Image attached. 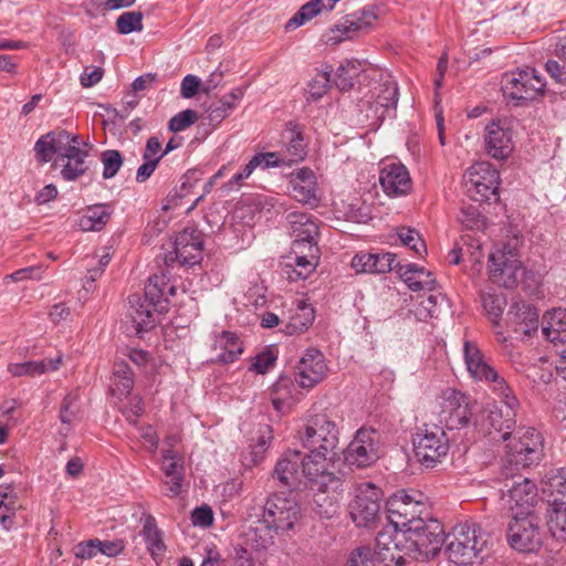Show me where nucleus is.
Instances as JSON below:
<instances>
[{
  "instance_id": "1",
  "label": "nucleus",
  "mask_w": 566,
  "mask_h": 566,
  "mask_svg": "<svg viewBox=\"0 0 566 566\" xmlns=\"http://www.w3.org/2000/svg\"><path fill=\"white\" fill-rule=\"evenodd\" d=\"M308 453L287 450L277 461L274 476L287 488H297L302 481L321 493L343 489V474L331 468L337 457L338 429L325 415L312 417L297 433Z\"/></svg>"
},
{
  "instance_id": "62",
  "label": "nucleus",
  "mask_w": 566,
  "mask_h": 566,
  "mask_svg": "<svg viewBox=\"0 0 566 566\" xmlns=\"http://www.w3.org/2000/svg\"><path fill=\"white\" fill-rule=\"evenodd\" d=\"M163 157H164V154H163V149H161V143L158 139V137L153 136V137L148 138L144 154H143V159L144 160H157V163H159Z\"/></svg>"
},
{
  "instance_id": "48",
  "label": "nucleus",
  "mask_w": 566,
  "mask_h": 566,
  "mask_svg": "<svg viewBox=\"0 0 566 566\" xmlns=\"http://www.w3.org/2000/svg\"><path fill=\"white\" fill-rule=\"evenodd\" d=\"M329 83L331 72L316 73L307 85V99L317 101L322 98L326 94Z\"/></svg>"
},
{
  "instance_id": "28",
  "label": "nucleus",
  "mask_w": 566,
  "mask_h": 566,
  "mask_svg": "<svg viewBox=\"0 0 566 566\" xmlns=\"http://www.w3.org/2000/svg\"><path fill=\"white\" fill-rule=\"evenodd\" d=\"M290 193L301 203L316 205L319 196L314 171L303 167L292 172L290 177Z\"/></svg>"
},
{
  "instance_id": "33",
  "label": "nucleus",
  "mask_w": 566,
  "mask_h": 566,
  "mask_svg": "<svg viewBox=\"0 0 566 566\" xmlns=\"http://www.w3.org/2000/svg\"><path fill=\"white\" fill-rule=\"evenodd\" d=\"M541 506L551 535L557 541H566V501L554 497L552 501L542 503Z\"/></svg>"
},
{
  "instance_id": "58",
  "label": "nucleus",
  "mask_w": 566,
  "mask_h": 566,
  "mask_svg": "<svg viewBox=\"0 0 566 566\" xmlns=\"http://www.w3.org/2000/svg\"><path fill=\"white\" fill-rule=\"evenodd\" d=\"M276 356L271 350L262 352L255 357L251 369L258 374H265L274 366Z\"/></svg>"
},
{
  "instance_id": "42",
  "label": "nucleus",
  "mask_w": 566,
  "mask_h": 566,
  "mask_svg": "<svg viewBox=\"0 0 566 566\" xmlns=\"http://www.w3.org/2000/svg\"><path fill=\"white\" fill-rule=\"evenodd\" d=\"M481 297L489 319L494 326H499L504 308L507 305L506 296L503 293L485 292Z\"/></svg>"
},
{
  "instance_id": "41",
  "label": "nucleus",
  "mask_w": 566,
  "mask_h": 566,
  "mask_svg": "<svg viewBox=\"0 0 566 566\" xmlns=\"http://www.w3.org/2000/svg\"><path fill=\"white\" fill-rule=\"evenodd\" d=\"M364 71L363 64L358 60H347L335 71L334 83L339 91H349L355 81Z\"/></svg>"
},
{
  "instance_id": "47",
  "label": "nucleus",
  "mask_w": 566,
  "mask_h": 566,
  "mask_svg": "<svg viewBox=\"0 0 566 566\" xmlns=\"http://www.w3.org/2000/svg\"><path fill=\"white\" fill-rule=\"evenodd\" d=\"M143 18L144 15L140 11H128L122 13L116 21L118 33L129 34L135 31H142Z\"/></svg>"
},
{
  "instance_id": "5",
  "label": "nucleus",
  "mask_w": 566,
  "mask_h": 566,
  "mask_svg": "<svg viewBox=\"0 0 566 566\" xmlns=\"http://www.w3.org/2000/svg\"><path fill=\"white\" fill-rule=\"evenodd\" d=\"M539 514L518 511L511 515L506 536L513 549L524 553L539 549L543 543Z\"/></svg>"
},
{
  "instance_id": "37",
  "label": "nucleus",
  "mask_w": 566,
  "mask_h": 566,
  "mask_svg": "<svg viewBox=\"0 0 566 566\" xmlns=\"http://www.w3.org/2000/svg\"><path fill=\"white\" fill-rule=\"evenodd\" d=\"M143 530L142 535L147 545V549L154 559H157L166 552L164 543V533L157 526L156 518L151 514H143Z\"/></svg>"
},
{
  "instance_id": "46",
  "label": "nucleus",
  "mask_w": 566,
  "mask_h": 566,
  "mask_svg": "<svg viewBox=\"0 0 566 566\" xmlns=\"http://www.w3.org/2000/svg\"><path fill=\"white\" fill-rule=\"evenodd\" d=\"M458 220L463 227L470 230L482 231L486 226L484 216L474 205H463L458 214Z\"/></svg>"
},
{
  "instance_id": "16",
  "label": "nucleus",
  "mask_w": 566,
  "mask_h": 566,
  "mask_svg": "<svg viewBox=\"0 0 566 566\" xmlns=\"http://www.w3.org/2000/svg\"><path fill=\"white\" fill-rule=\"evenodd\" d=\"M260 510L262 516L281 533L292 530L301 516L300 505L294 499L277 494L270 496Z\"/></svg>"
},
{
  "instance_id": "21",
  "label": "nucleus",
  "mask_w": 566,
  "mask_h": 566,
  "mask_svg": "<svg viewBox=\"0 0 566 566\" xmlns=\"http://www.w3.org/2000/svg\"><path fill=\"white\" fill-rule=\"evenodd\" d=\"M327 371V365L322 352L307 349L295 367V381L302 388H313L321 382Z\"/></svg>"
},
{
  "instance_id": "20",
  "label": "nucleus",
  "mask_w": 566,
  "mask_h": 566,
  "mask_svg": "<svg viewBox=\"0 0 566 566\" xmlns=\"http://www.w3.org/2000/svg\"><path fill=\"white\" fill-rule=\"evenodd\" d=\"M73 138L74 140L67 143L64 148H61L62 154L57 159L65 161L61 175L67 181L76 180L88 169L86 158L88 157L91 145L82 142L78 135H73Z\"/></svg>"
},
{
  "instance_id": "7",
  "label": "nucleus",
  "mask_w": 566,
  "mask_h": 566,
  "mask_svg": "<svg viewBox=\"0 0 566 566\" xmlns=\"http://www.w3.org/2000/svg\"><path fill=\"white\" fill-rule=\"evenodd\" d=\"M387 520L396 528H409L412 522L420 521L426 511L423 494L412 491L408 493L405 490L397 491L386 503Z\"/></svg>"
},
{
  "instance_id": "9",
  "label": "nucleus",
  "mask_w": 566,
  "mask_h": 566,
  "mask_svg": "<svg viewBox=\"0 0 566 566\" xmlns=\"http://www.w3.org/2000/svg\"><path fill=\"white\" fill-rule=\"evenodd\" d=\"M449 448V439L439 426H426L413 438L415 457L426 468H433L441 462V459L448 454Z\"/></svg>"
},
{
  "instance_id": "3",
  "label": "nucleus",
  "mask_w": 566,
  "mask_h": 566,
  "mask_svg": "<svg viewBox=\"0 0 566 566\" xmlns=\"http://www.w3.org/2000/svg\"><path fill=\"white\" fill-rule=\"evenodd\" d=\"M507 441L505 461L515 470L536 465L544 457V438L534 428H518Z\"/></svg>"
},
{
  "instance_id": "15",
  "label": "nucleus",
  "mask_w": 566,
  "mask_h": 566,
  "mask_svg": "<svg viewBox=\"0 0 566 566\" xmlns=\"http://www.w3.org/2000/svg\"><path fill=\"white\" fill-rule=\"evenodd\" d=\"M379 458V434L374 429L360 428L344 452L349 465L366 468Z\"/></svg>"
},
{
  "instance_id": "50",
  "label": "nucleus",
  "mask_w": 566,
  "mask_h": 566,
  "mask_svg": "<svg viewBox=\"0 0 566 566\" xmlns=\"http://www.w3.org/2000/svg\"><path fill=\"white\" fill-rule=\"evenodd\" d=\"M398 238L403 245L411 249L417 255L421 256L422 253L427 252L424 241L421 239L420 234L415 229H399Z\"/></svg>"
},
{
  "instance_id": "44",
  "label": "nucleus",
  "mask_w": 566,
  "mask_h": 566,
  "mask_svg": "<svg viewBox=\"0 0 566 566\" xmlns=\"http://www.w3.org/2000/svg\"><path fill=\"white\" fill-rule=\"evenodd\" d=\"M314 318L313 307L302 304L298 306L296 313L290 317L284 332L290 335L303 333L312 325Z\"/></svg>"
},
{
  "instance_id": "25",
  "label": "nucleus",
  "mask_w": 566,
  "mask_h": 566,
  "mask_svg": "<svg viewBox=\"0 0 566 566\" xmlns=\"http://www.w3.org/2000/svg\"><path fill=\"white\" fill-rule=\"evenodd\" d=\"M318 247L310 245L304 253H293L281 263V273L286 280L296 282L307 279L316 269Z\"/></svg>"
},
{
  "instance_id": "54",
  "label": "nucleus",
  "mask_w": 566,
  "mask_h": 566,
  "mask_svg": "<svg viewBox=\"0 0 566 566\" xmlns=\"http://www.w3.org/2000/svg\"><path fill=\"white\" fill-rule=\"evenodd\" d=\"M523 244L522 237L515 234L511 237L500 249H496L494 252L490 254L489 258L497 259L500 255H503L506 259H520V250Z\"/></svg>"
},
{
  "instance_id": "32",
  "label": "nucleus",
  "mask_w": 566,
  "mask_h": 566,
  "mask_svg": "<svg viewBox=\"0 0 566 566\" xmlns=\"http://www.w3.org/2000/svg\"><path fill=\"white\" fill-rule=\"evenodd\" d=\"M72 140H74L73 134L64 129L53 130L41 136L34 145L38 161L49 163L54 155L59 158L62 154V149L60 150V148H64L65 145Z\"/></svg>"
},
{
  "instance_id": "40",
  "label": "nucleus",
  "mask_w": 566,
  "mask_h": 566,
  "mask_svg": "<svg viewBox=\"0 0 566 566\" xmlns=\"http://www.w3.org/2000/svg\"><path fill=\"white\" fill-rule=\"evenodd\" d=\"M111 211L105 203H97L85 209L78 220V227L83 231H101L109 221Z\"/></svg>"
},
{
  "instance_id": "11",
  "label": "nucleus",
  "mask_w": 566,
  "mask_h": 566,
  "mask_svg": "<svg viewBox=\"0 0 566 566\" xmlns=\"http://www.w3.org/2000/svg\"><path fill=\"white\" fill-rule=\"evenodd\" d=\"M437 407L440 422H443L447 429H461L470 423L472 417L470 401L462 392L453 388L442 390L437 398Z\"/></svg>"
},
{
  "instance_id": "17",
  "label": "nucleus",
  "mask_w": 566,
  "mask_h": 566,
  "mask_svg": "<svg viewBox=\"0 0 566 566\" xmlns=\"http://www.w3.org/2000/svg\"><path fill=\"white\" fill-rule=\"evenodd\" d=\"M203 249L201 231L186 228L179 232L174 242V251L166 255V263L178 261L181 265H195L200 262Z\"/></svg>"
},
{
  "instance_id": "4",
  "label": "nucleus",
  "mask_w": 566,
  "mask_h": 566,
  "mask_svg": "<svg viewBox=\"0 0 566 566\" xmlns=\"http://www.w3.org/2000/svg\"><path fill=\"white\" fill-rule=\"evenodd\" d=\"M463 353L467 368L472 377L488 382L492 392L501 399L502 403L511 405V398H516L513 390L506 380L486 363L478 346L474 343L465 342Z\"/></svg>"
},
{
  "instance_id": "59",
  "label": "nucleus",
  "mask_w": 566,
  "mask_h": 566,
  "mask_svg": "<svg viewBox=\"0 0 566 566\" xmlns=\"http://www.w3.org/2000/svg\"><path fill=\"white\" fill-rule=\"evenodd\" d=\"M193 526L209 527L213 523V512L210 506L202 505L197 507L191 514Z\"/></svg>"
},
{
  "instance_id": "30",
  "label": "nucleus",
  "mask_w": 566,
  "mask_h": 566,
  "mask_svg": "<svg viewBox=\"0 0 566 566\" xmlns=\"http://www.w3.org/2000/svg\"><path fill=\"white\" fill-rule=\"evenodd\" d=\"M352 268L357 273H387L396 270L398 272L399 262L397 255L390 252L384 253H359L352 259Z\"/></svg>"
},
{
  "instance_id": "14",
  "label": "nucleus",
  "mask_w": 566,
  "mask_h": 566,
  "mask_svg": "<svg viewBox=\"0 0 566 566\" xmlns=\"http://www.w3.org/2000/svg\"><path fill=\"white\" fill-rule=\"evenodd\" d=\"M545 85L536 70L526 67L505 74L502 90L511 99L533 101L543 94Z\"/></svg>"
},
{
  "instance_id": "13",
  "label": "nucleus",
  "mask_w": 566,
  "mask_h": 566,
  "mask_svg": "<svg viewBox=\"0 0 566 566\" xmlns=\"http://www.w3.org/2000/svg\"><path fill=\"white\" fill-rule=\"evenodd\" d=\"M509 403H491L481 411L480 419L475 424L480 426L488 434L500 433L501 439L507 441L515 428V409L518 406L517 398H511Z\"/></svg>"
},
{
  "instance_id": "35",
  "label": "nucleus",
  "mask_w": 566,
  "mask_h": 566,
  "mask_svg": "<svg viewBox=\"0 0 566 566\" xmlns=\"http://www.w3.org/2000/svg\"><path fill=\"white\" fill-rule=\"evenodd\" d=\"M213 349L219 350L213 360L219 364H231L243 353L239 337L232 332H222L214 339Z\"/></svg>"
},
{
  "instance_id": "12",
  "label": "nucleus",
  "mask_w": 566,
  "mask_h": 566,
  "mask_svg": "<svg viewBox=\"0 0 566 566\" xmlns=\"http://www.w3.org/2000/svg\"><path fill=\"white\" fill-rule=\"evenodd\" d=\"M381 490L370 482L358 485L354 501L349 505V514L357 526H370L380 515Z\"/></svg>"
},
{
  "instance_id": "51",
  "label": "nucleus",
  "mask_w": 566,
  "mask_h": 566,
  "mask_svg": "<svg viewBox=\"0 0 566 566\" xmlns=\"http://www.w3.org/2000/svg\"><path fill=\"white\" fill-rule=\"evenodd\" d=\"M103 164V177L105 179L113 178L123 165V157L118 150H105L101 155Z\"/></svg>"
},
{
  "instance_id": "8",
  "label": "nucleus",
  "mask_w": 566,
  "mask_h": 566,
  "mask_svg": "<svg viewBox=\"0 0 566 566\" xmlns=\"http://www.w3.org/2000/svg\"><path fill=\"white\" fill-rule=\"evenodd\" d=\"M463 185L468 196L478 202L497 200L500 174L488 161H478L463 175Z\"/></svg>"
},
{
  "instance_id": "39",
  "label": "nucleus",
  "mask_w": 566,
  "mask_h": 566,
  "mask_svg": "<svg viewBox=\"0 0 566 566\" xmlns=\"http://www.w3.org/2000/svg\"><path fill=\"white\" fill-rule=\"evenodd\" d=\"M61 357L55 359L30 360L24 363L10 364L8 371L14 377L39 376L48 371L56 370L60 366Z\"/></svg>"
},
{
  "instance_id": "10",
  "label": "nucleus",
  "mask_w": 566,
  "mask_h": 566,
  "mask_svg": "<svg viewBox=\"0 0 566 566\" xmlns=\"http://www.w3.org/2000/svg\"><path fill=\"white\" fill-rule=\"evenodd\" d=\"M510 471H513V468H511ZM510 474L511 479L505 480L502 492H506L509 497L507 502L510 503L511 515L518 511L542 513L541 504L545 502L539 499L535 483L513 472Z\"/></svg>"
},
{
  "instance_id": "19",
  "label": "nucleus",
  "mask_w": 566,
  "mask_h": 566,
  "mask_svg": "<svg viewBox=\"0 0 566 566\" xmlns=\"http://www.w3.org/2000/svg\"><path fill=\"white\" fill-rule=\"evenodd\" d=\"M405 530L389 526L376 537L375 554L381 563L394 562L398 566L406 564Z\"/></svg>"
},
{
  "instance_id": "6",
  "label": "nucleus",
  "mask_w": 566,
  "mask_h": 566,
  "mask_svg": "<svg viewBox=\"0 0 566 566\" xmlns=\"http://www.w3.org/2000/svg\"><path fill=\"white\" fill-rule=\"evenodd\" d=\"M446 547L448 559L457 565H469L478 557L488 539L479 525H460Z\"/></svg>"
},
{
  "instance_id": "38",
  "label": "nucleus",
  "mask_w": 566,
  "mask_h": 566,
  "mask_svg": "<svg viewBox=\"0 0 566 566\" xmlns=\"http://www.w3.org/2000/svg\"><path fill=\"white\" fill-rule=\"evenodd\" d=\"M282 138L286 143V150L283 156L286 157L287 164L291 165L303 160L306 156V145L303 133L298 129L297 125L289 123Z\"/></svg>"
},
{
  "instance_id": "26",
  "label": "nucleus",
  "mask_w": 566,
  "mask_h": 566,
  "mask_svg": "<svg viewBox=\"0 0 566 566\" xmlns=\"http://www.w3.org/2000/svg\"><path fill=\"white\" fill-rule=\"evenodd\" d=\"M128 315L135 325L136 333L149 331L155 325L154 312L163 311L165 307L158 301H153L144 295L133 294L128 297Z\"/></svg>"
},
{
  "instance_id": "23",
  "label": "nucleus",
  "mask_w": 566,
  "mask_h": 566,
  "mask_svg": "<svg viewBox=\"0 0 566 566\" xmlns=\"http://www.w3.org/2000/svg\"><path fill=\"white\" fill-rule=\"evenodd\" d=\"M291 226L293 253H304L310 245L317 247L318 226L312 216L303 212H292L287 216Z\"/></svg>"
},
{
  "instance_id": "60",
  "label": "nucleus",
  "mask_w": 566,
  "mask_h": 566,
  "mask_svg": "<svg viewBox=\"0 0 566 566\" xmlns=\"http://www.w3.org/2000/svg\"><path fill=\"white\" fill-rule=\"evenodd\" d=\"M101 544V539L93 538L87 542H82L77 544L75 548V556L81 559H91L95 557L98 553V546Z\"/></svg>"
},
{
  "instance_id": "61",
  "label": "nucleus",
  "mask_w": 566,
  "mask_h": 566,
  "mask_svg": "<svg viewBox=\"0 0 566 566\" xmlns=\"http://www.w3.org/2000/svg\"><path fill=\"white\" fill-rule=\"evenodd\" d=\"M461 247H463L464 253L470 255L472 262H480L482 253L481 242L479 239L471 238L470 235H462Z\"/></svg>"
},
{
  "instance_id": "2",
  "label": "nucleus",
  "mask_w": 566,
  "mask_h": 566,
  "mask_svg": "<svg viewBox=\"0 0 566 566\" xmlns=\"http://www.w3.org/2000/svg\"><path fill=\"white\" fill-rule=\"evenodd\" d=\"M412 524L409 528H405L406 555L415 559L433 558L444 542L442 524L436 518L424 517Z\"/></svg>"
},
{
  "instance_id": "24",
  "label": "nucleus",
  "mask_w": 566,
  "mask_h": 566,
  "mask_svg": "<svg viewBox=\"0 0 566 566\" xmlns=\"http://www.w3.org/2000/svg\"><path fill=\"white\" fill-rule=\"evenodd\" d=\"M249 518L253 516L256 518L252 521L248 528L244 531V542L256 552L270 551L275 546V538L281 534L273 524L269 523L266 518L260 513H252L249 511Z\"/></svg>"
},
{
  "instance_id": "29",
  "label": "nucleus",
  "mask_w": 566,
  "mask_h": 566,
  "mask_svg": "<svg viewBox=\"0 0 566 566\" xmlns=\"http://www.w3.org/2000/svg\"><path fill=\"white\" fill-rule=\"evenodd\" d=\"M489 273L493 283L505 289H513L520 284L523 264L520 259L489 258Z\"/></svg>"
},
{
  "instance_id": "63",
  "label": "nucleus",
  "mask_w": 566,
  "mask_h": 566,
  "mask_svg": "<svg viewBox=\"0 0 566 566\" xmlns=\"http://www.w3.org/2000/svg\"><path fill=\"white\" fill-rule=\"evenodd\" d=\"M541 282H542V277H541L539 273L532 271V270H526L523 266V273H521L520 284L522 285V287L525 291H527V292L536 291L538 289V286L541 285Z\"/></svg>"
},
{
  "instance_id": "52",
  "label": "nucleus",
  "mask_w": 566,
  "mask_h": 566,
  "mask_svg": "<svg viewBox=\"0 0 566 566\" xmlns=\"http://www.w3.org/2000/svg\"><path fill=\"white\" fill-rule=\"evenodd\" d=\"M381 563L375 552L368 546L356 548L348 557L347 566H376Z\"/></svg>"
},
{
  "instance_id": "43",
  "label": "nucleus",
  "mask_w": 566,
  "mask_h": 566,
  "mask_svg": "<svg viewBox=\"0 0 566 566\" xmlns=\"http://www.w3.org/2000/svg\"><path fill=\"white\" fill-rule=\"evenodd\" d=\"M398 96V86L394 80L387 78L380 84V88L376 97V105L382 108V112L378 116L379 118H384L385 114L389 109H396Z\"/></svg>"
},
{
  "instance_id": "55",
  "label": "nucleus",
  "mask_w": 566,
  "mask_h": 566,
  "mask_svg": "<svg viewBox=\"0 0 566 566\" xmlns=\"http://www.w3.org/2000/svg\"><path fill=\"white\" fill-rule=\"evenodd\" d=\"M198 119L196 111L186 109L170 118L168 127L171 132L178 133L190 127Z\"/></svg>"
},
{
  "instance_id": "31",
  "label": "nucleus",
  "mask_w": 566,
  "mask_h": 566,
  "mask_svg": "<svg viewBox=\"0 0 566 566\" xmlns=\"http://www.w3.org/2000/svg\"><path fill=\"white\" fill-rule=\"evenodd\" d=\"M507 323L515 325L514 332L531 336L538 328V313L536 308L525 302H515L506 314Z\"/></svg>"
},
{
  "instance_id": "53",
  "label": "nucleus",
  "mask_w": 566,
  "mask_h": 566,
  "mask_svg": "<svg viewBox=\"0 0 566 566\" xmlns=\"http://www.w3.org/2000/svg\"><path fill=\"white\" fill-rule=\"evenodd\" d=\"M293 387V380L286 376L280 377L273 385V394L276 396L272 398V403L277 411L282 410L285 400L289 398L291 394L290 389Z\"/></svg>"
},
{
  "instance_id": "56",
  "label": "nucleus",
  "mask_w": 566,
  "mask_h": 566,
  "mask_svg": "<svg viewBox=\"0 0 566 566\" xmlns=\"http://www.w3.org/2000/svg\"><path fill=\"white\" fill-rule=\"evenodd\" d=\"M76 395H67L61 406L60 419L62 423L70 424L78 413V407L76 405Z\"/></svg>"
},
{
  "instance_id": "64",
  "label": "nucleus",
  "mask_w": 566,
  "mask_h": 566,
  "mask_svg": "<svg viewBox=\"0 0 566 566\" xmlns=\"http://www.w3.org/2000/svg\"><path fill=\"white\" fill-rule=\"evenodd\" d=\"M551 488L558 495L566 500V469L560 468L556 470V473L551 478Z\"/></svg>"
},
{
  "instance_id": "18",
  "label": "nucleus",
  "mask_w": 566,
  "mask_h": 566,
  "mask_svg": "<svg viewBox=\"0 0 566 566\" xmlns=\"http://www.w3.org/2000/svg\"><path fill=\"white\" fill-rule=\"evenodd\" d=\"M377 15L371 10H363L359 13L345 15L325 33V41L329 44H338L344 40L353 39L357 33L371 28Z\"/></svg>"
},
{
  "instance_id": "27",
  "label": "nucleus",
  "mask_w": 566,
  "mask_h": 566,
  "mask_svg": "<svg viewBox=\"0 0 566 566\" xmlns=\"http://www.w3.org/2000/svg\"><path fill=\"white\" fill-rule=\"evenodd\" d=\"M379 184L388 197H400L411 190V178L400 163L385 165L379 172Z\"/></svg>"
},
{
  "instance_id": "22",
  "label": "nucleus",
  "mask_w": 566,
  "mask_h": 566,
  "mask_svg": "<svg viewBox=\"0 0 566 566\" xmlns=\"http://www.w3.org/2000/svg\"><path fill=\"white\" fill-rule=\"evenodd\" d=\"M485 150L495 159L507 158L514 149L513 134L506 120H493L485 127Z\"/></svg>"
},
{
  "instance_id": "49",
  "label": "nucleus",
  "mask_w": 566,
  "mask_h": 566,
  "mask_svg": "<svg viewBox=\"0 0 566 566\" xmlns=\"http://www.w3.org/2000/svg\"><path fill=\"white\" fill-rule=\"evenodd\" d=\"M169 284L170 282L165 273L154 274L149 277L148 284L145 287L147 297L163 304V297H166V289Z\"/></svg>"
},
{
  "instance_id": "57",
  "label": "nucleus",
  "mask_w": 566,
  "mask_h": 566,
  "mask_svg": "<svg viewBox=\"0 0 566 566\" xmlns=\"http://www.w3.org/2000/svg\"><path fill=\"white\" fill-rule=\"evenodd\" d=\"M253 157L259 158L258 166L262 168L289 165L286 157H284L282 153H261Z\"/></svg>"
},
{
  "instance_id": "36",
  "label": "nucleus",
  "mask_w": 566,
  "mask_h": 566,
  "mask_svg": "<svg viewBox=\"0 0 566 566\" xmlns=\"http://www.w3.org/2000/svg\"><path fill=\"white\" fill-rule=\"evenodd\" d=\"M398 273L411 291H432L434 287L436 280L432 273L422 266L416 264L401 265Z\"/></svg>"
},
{
  "instance_id": "34",
  "label": "nucleus",
  "mask_w": 566,
  "mask_h": 566,
  "mask_svg": "<svg viewBox=\"0 0 566 566\" xmlns=\"http://www.w3.org/2000/svg\"><path fill=\"white\" fill-rule=\"evenodd\" d=\"M542 333L555 347L566 344V308H554L543 316Z\"/></svg>"
},
{
  "instance_id": "45",
  "label": "nucleus",
  "mask_w": 566,
  "mask_h": 566,
  "mask_svg": "<svg viewBox=\"0 0 566 566\" xmlns=\"http://www.w3.org/2000/svg\"><path fill=\"white\" fill-rule=\"evenodd\" d=\"M241 96L242 92L237 90L212 104L207 111L209 122L216 125L220 124L229 115L230 111L234 108V102Z\"/></svg>"
}]
</instances>
